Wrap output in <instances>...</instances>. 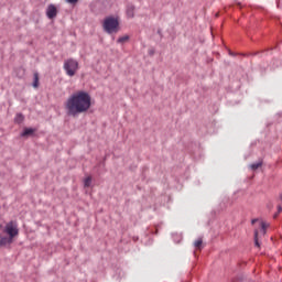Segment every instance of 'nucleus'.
<instances>
[{
  "label": "nucleus",
  "mask_w": 282,
  "mask_h": 282,
  "mask_svg": "<svg viewBox=\"0 0 282 282\" xmlns=\"http://www.w3.org/2000/svg\"><path fill=\"white\" fill-rule=\"evenodd\" d=\"M65 109L68 116H80V113H87L88 109H91V95L84 90H78L70 95L66 102Z\"/></svg>",
  "instance_id": "f257e3e1"
},
{
  "label": "nucleus",
  "mask_w": 282,
  "mask_h": 282,
  "mask_svg": "<svg viewBox=\"0 0 282 282\" xmlns=\"http://www.w3.org/2000/svg\"><path fill=\"white\" fill-rule=\"evenodd\" d=\"M15 237H19V224L17 220H11L6 224L2 232H0V248L12 246Z\"/></svg>",
  "instance_id": "f03ea898"
},
{
  "label": "nucleus",
  "mask_w": 282,
  "mask_h": 282,
  "mask_svg": "<svg viewBox=\"0 0 282 282\" xmlns=\"http://www.w3.org/2000/svg\"><path fill=\"white\" fill-rule=\"evenodd\" d=\"M102 28L107 34H118L120 32V19L112 15L107 17L102 22Z\"/></svg>",
  "instance_id": "7ed1b4c3"
},
{
  "label": "nucleus",
  "mask_w": 282,
  "mask_h": 282,
  "mask_svg": "<svg viewBox=\"0 0 282 282\" xmlns=\"http://www.w3.org/2000/svg\"><path fill=\"white\" fill-rule=\"evenodd\" d=\"M64 69L67 76H76V73L78 72V61L74 58L66 59L64 62Z\"/></svg>",
  "instance_id": "20e7f679"
},
{
  "label": "nucleus",
  "mask_w": 282,
  "mask_h": 282,
  "mask_svg": "<svg viewBox=\"0 0 282 282\" xmlns=\"http://www.w3.org/2000/svg\"><path fill=\"white\" fill-rule=\"evenodd\" d=\"M58 14V9L54 4H48L46 8V17L47 19H56Z\"/></svg>",
  "instance_id": "39448f33"
},
{
  "label": "nucleus",
  "mask_w": 282,
  "mask_h": 282,
  "mask_svg": "<svg viewBox=\"0 0 282 282\" xmlns=\"http://www.w3.org/2000/svg\"><path fill=\"white\" fill-rule=\"evenodd\" d=\"M127 17H128V19H133V17H135V7L128 6V8H127Z\"/></svg>",
  "instance_id": "423d86ee"
},
{
  "label": "nucleus",
  "mask_w": 282,
  "mask_h": 282,
  "mask_svg": "<svg viewBox=\"0 0 282 282\" xmlns=\"http://www.w3.org/2000/svg\"><path fill=\"white\" fill-rule=\"evenodd\" d=\"M34 129L32 128H25L24 131L21 133L22 138H25L26 135H32V133H34Z\"/></svg>",
  "instance_id": "0eeeda50"
},
{
  "label": "nucleus",
  "mask_w": 282,
  "mask_h": 282,
  "mask_svg": "<svg viewBox=\"0 0 282 282\" xmlns=\"http://www.w3.org/2000/svg\"><path fill=\"white\" fill-rule=\"evenodd\" d=\"M23 120H25V117L23 116V113H17V116L14 118V122H17V124H21V122H23Z\"/></svg>",
  "instance_id": "6e6552de"
},
{
  "label": "nucleus",
  "mask_w": 282,
  "mask_h": 282,
  "mask_svg": "<svg viewBox=\"0 0 282 282\" xmlns=\"http://www.w3.org/2000/svg\"><path fill=\"white\" fill-rule=\"evenodd\" d=\"M263 165L262 161H259L257 163H253L250 165L251 171H257V169H261V166Z\"/></svg>",
  "instance_id": "1a4fd4ad"
},
{
  "label": "nucleus",
  "mask_w": 282,
  "mask_h": 282,
  "mask_svg": "<svg viewBox=\"0 0 282 282\" xmlns=\"http://www.w3.org/2000/svg\"><path fill=\"white\" fill-rule=\"evenodd\" d=\"M204 243V240H202V238H198L195 242H194V247L196 248V250H202V245Z\"/></svg>",
  "instance_id": "9d476101"
},
{
  "label": "nucleus",
  "mask_w": 282,
  "mask_h": 282,
  "mask_svg": "<svg viewBox=\"0 0 282 282\" xmlns=\"http://www.w3.org/2000/svg\"><path fill=\"white\" fill-rule=\"evenodd\" d=\"M127 41H129V35H123V36H121V37H119V39L117 40V43H119L120 45H122V44L127 43Z\"/></svg>",
  "instance_id": "9b49d317"
},
{
  "label": "nucleus",
  "mask_w": 282,
  "mask_h": 282,
  "mask_svg": "<svg viewBox=\"0 0 282 282\" xmlns=\"http://www.w3.org/2000/svg\"><path fill=\"white\" fill-rule=\"evenodd\" d=\"M84 186H85V188H89V186H91V176H87L84 180Z\"/></svg>",
  "instance_id": "f8f14e48"
},
{
  "label": "nucleus",
  "mask_w": 282,
  "mask_h": 282,
  "mask_svg": "<svg viewBox=\"0 0 282 282\" xmlns=\"http://www.w3.org/2000/svg\"><path fill=\"white\" fill-rule=\"evenodd\" d=\"M34 82H33V87H39V73H34L33 75Z\"/></svg>",
  "instance_id": "ddd939ff"
},
{
  "label": "nucleus",
  "mask_w": 282,
  "mask_h": 282,
  "mask_svg": "<svg viewBox=\"0 0 282 282\" xmlns=\"http://www.w3.org/2000/svg\"><path fill=\"white\" fill-rule=\"evenodd\" d=\"M254 243L259 248V231L258 230L254 231Z\"/></svg>",
  "instance_id": "4468645a"
},
{
  "label": "nucleus",
  "mask_w": 282,
  "mask_h": 282,
  "mask_svg": "<svg viewBox=\"0 0 282 282\" xmlns=\"http://www.w3.org/2000/svg\"><path fill=\"white\" fill-rule=\"evenodd\" d=\"M267 228H268V224H267V223L261 221V230H262L263 235H265V230H267Z\"/></svg>",
  "instance_id": "2eb2a0df"
},
{
  "label": "nucleus",
  "mask_w": 282,
  "mask_h": 282,
  "mask_svg": "<svg viewBox=\"0 0 282 282\" xmlns=\"http://www.w3.org/2000/svg\"><path fill=\"white\" fill-rule=\"evenodd\" d=\"M66 3H69L70 6H76L78 3V0H65Z\"/></svg>",
  "instance_id": "dca6fc26"
},
{
  "label": "nucleus",
  "mask_w": 282,
  "mask_h": 282,
  "mask_svg": "<svg viewBox=\"0 0 282 282\" xmlns=\"http://www.w3.org/2000/svg\"><path fill=\"white\" fill-rule=\"evenodd\" d=\"M281 212H282V207L278 206V213H281Z\"/></svg>",
  "instance_id": "f3484780"
},
{
  "label": "nucleus",
  "mask_w": 282,
  "mask_h": 282,
  "mask_svg": "<svg viewBox=\"0 0 282 282\" xmlns=\"http://www.w3.org/2000/svg\"><path fill=\"white\" fill-rule=\"evenodd\" d=\"M251 224H257V219H253V220L251 221Z\"/></svg>",
  "instance_id": "a211bd4d"
},
{
  "label": "nucleus",
  "mask_w": 282,
  "mask_h": 282,
  "mask_svg": "<svg viewBox=\"0 0 282 282\" xmlns=\"http://www.w3.org/2000/svg\"><path fill=\"white\" fill-rule=\"evenodd\" d=\"M280 200L282 202V193L280 194Z\"/></svg>",
  "instance_id": "6ab92c4d"
},
{
  "label": "nucleus",
  "mask_w": 282,
  "mask_h": 282,
  "mask_svg": "<svg viewBox=\"0 0 282 282\" xmlns=\"http://www.w3.org/2000/svg\"><path fill=\"white\" fill-rule=\"evenodd\" d=\"M0 228H3V225H0Z\"/></svg>",
  "instance_id": "aec40b11"
}]
</instances>
